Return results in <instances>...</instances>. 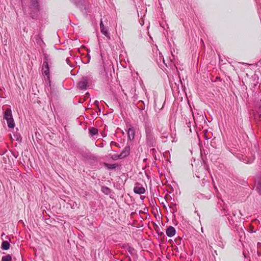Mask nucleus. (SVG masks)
<instances>
[{
    "mask_svg": "<svg viewBox=\"0 0 261 261\" xmlns=\"http://www.w3.org/2000/svg\"><path fill=\"white\" fill-rule=\"evenodd\" d=\"M42 73L44 76L45 80L50 82L49 68L48 63V58L46 55H45L44 61L42 65Z\"/></svg>",
    "mask_w": 261,
    "mask_h": 261,
    "instance_id": "f257e3e1",
    "label": "nucleus"
},
{
    "mask_svg": "<svg viewBox=\"0 0 261 261\" xmlns=\"http://www.w3.org/2000/svg\"><path fill=\"white\" fill-rule=\"evenodd\" d=\"M91 82V80L90 76H83L78 83V87L81 90H86Z\"/></svg>",
    "mask_w": 261,
    "mask_h": 261,
    "instance_id": "f03ea898",
    "label": "nucleus"
},
{
    "mask_svg": "<svg viewBox=\"0 0 261 261\" xmlns=\"http://www.w3.org/2000/svg\"><path fill=\"white\" fill-rule=\"evenodd\" d=\"M146 140L147 144L150 146H153L155 143L154 137L151 132V130L149 128H146L145 129Z\"/></svg>",
    "mask_w": 261,
    "mask_h": 261,
    "instance_id": "7ed1b4c3",
    "label": "nucleus"
},
{
    "mask_svg": "<svg viewBox=\"0 0 261 261\" xmlns=\"http://www.w3.org/2000/svg\"><path fill=\"white\" fill-rule=\"evenodd\" d=\"M134 192L138 194H142L145 192V189L143 187L141 186L140 184L137 183L134 188Z\"/></svg>",
    "mask_w": 261,
    "mask_h": 261,
    "instance_id": "20e7f679",
    "label": "nucleus"
},
{
    "mask_svg": "<svg viewBox=\"0 0 261 261\" xmlns=\"http://www.w3.org/2000/svg\"><path fill=\"white\" fill-rule=\"evenodd\" d=\"M138 116L139 120L142 122H145L147 120V112L143 110H139Z\"/></svg>",
    "mask_w": 261,
    "mask_h": 261,
    "instance_id": "39448f33",
    "label": "nucleus"
},
{
    "mask_svg": "<svg viewBox=\"0 0 261 261\" xmlns=\"http://www.w3.org/2000/svg\"><path fill=\"white\" fill-rule=\"evenodd\" d=\"M100 29L102 34H103L108 39H110V34L107 29L104 26L102 20L100 23Z\"/></svg>",
    "mask_w": 261,
    "mask_h": 261,
    "instance_id": "423d86ee",
    "label": "nucleus"
},
{
    "mask_svg": "<svg viewBox=\"0 0 261 261\" xmlns=\"http://www.w3.org/2000/svg\"><path fill=\"white\" fill-rule=\"evenodd\" d=\"M175 229L171 226H169L166 229V234L169 237H172L175 234Z\"/></svg>",
    "mask_w": 261,
    "mask_h": 261,
    "instance_id": "0eeeda50",
    "label": "nucleus"
},
{
    "mask_svg": "<svg viewBox=\"0 0 261 261\" xmlns=\"http://www.w3.org/2000/svg\"><path fill=\"white\" fill-rule=\"evenodd\" d=\"M12 111L10 109H7L6 110V111L4 112L3 118L4 119H5L6 120L8 119H10V118H11L12 117Z\"/></svg>",
    "mask_w": 261,
    "mask_h": 261,
    "instance_id": "6e6552de",
    "label": "nucleus"
},
{
    "mask_svg": "<svg viewBox=\"0 0 261 261\" xmlns=\"http://www.w3.org/2000/svg\"><path fill=\"white\" fill-rule=\"evenodd\" d=\"M255 187L258 193L261 194V175L255 180Z\"/></svg>",
    "mask_w": 261,
    "mask_h": 261,
    "instance_id": "1a4fd4ad",
    "label": "nucleus"
},
{
    "mask_svg": "<svg viewBox=\"0 0 261 261\" xmlns=\"http://www.w3.org/2000/svg\"><path fill=\"white\" fill-rule=\"evenodd\" d=\"M129 146H126L120 154V156H121L122 158H125L129 155Z\"/></svg>",
    "mask_w": 261,
    "mask_h": 261,
    "instance_id": "9d476101",
    "label": "nucleus"
},
{
    "mask_svg": "<svg viewBox=\"0 0 261 261\" xmlns=\"http://www.w3.org/2000/svg\"><path fill=\"white\" fill-rule=\"evenodd\" d=\"M128 137L129 140H133L135 137V130L133 127H130L127 130Z\"/></svg>",
    "mask_w": 261,
    "mask_h": 261,
    "instance_id": "9b49d317",
    "label": "nucleus"
},
{
    "mask_svg": "<svg viewBox=\"0 0 261 261\" xmlns=\"http://www.w3.org/2000/svg\"><path fill=\"white\" fill-rule=\"evenodd\" d=\"M8 124V126L9 128H14L15 126V124L14 121V119L13 118V117H11V118H10V119H8L6 120Z\"/></svg>",
    "mask_w": 261,
    "mask_h": 261,
    "instance_id": "f8f14e48",
    "label": "nucleus"
},
{
    "mask_svg": "<svg viewBox=\"0 0 261 261\" xmlns=\"http://www.w3.org/2000/svg\"><path fill=\"white\" fill-rule=\"evenodd\" d=\"M10 247V244L8 241H4L3 242L2 245H1V248L3 250H7L9 249Z\"/></svg>",
    "mask_w": 261,
    "mask_h": 261,
    "instance_id": "ddd939ff",
    "label": "nucleus"
},
{
    "mask_svg": "<svg viewBox=\"0 0 261 261\" xmlns=\"http://www.w3.org/2000/svg\"><path fill=\"white\" fill-rule=\"evenodd\" d=\"M105 167H106L108 169L112 170L117 168L118 167V164L116 163L112 164L106 163L105 164Z\"/></svg>",
    "mask_w": 261,
    "mask_h": 261,
    "instance_id": "4468645a",
    "label": "nucleus"
},
{
    "mask_svg": "<svg viewBox=\"0 0 261 261\" xmlns=\"http://www.w3.org/2000/svg\"><path fill=\"white\" fill-rule=\"evenodd\" d=\"M89 130V134L91 136H94L98 134V129L96 128H90Z\"/></svg>",
    "mask_w": 261,
    "mask_h": 261,
    "instance_id": "2eb2a0df",
    "label": "nucleus"
},
{
    "mask_svg": "<svg viewBox=\"0 0 261 261\" xmlns=\"http://www.w3.org/2000/svg\"><path fill=\"white\" fill-rule=\"evenodd\" d=\"M72 2L77 7H81L83 6V1L82 0H72Z\"/></svg>",
    "mask_w": 261,
    "mask_h": 261,
    "instance_id": "dca6fc26",
    "label": "nucleus"
},
{
    "mask_svg": "<svg viewBox=\"0 0 261 261\" xmlns=\"http://www.w3.org/2000/svg\"><path fill=\"white\" fill-rule=\"evenodd\" d=\"M2 261H12V256L10 254L3 256L2 258Z\"/></svg>",
    "mask_w": 261,
    "mask_h": 261,
    "instance_id": "f3484780",
    "label": "nucleus"
},
{
    "mask_svg": "<svg viewBox=\"0 0 261 261\" xmlns=\"http://www.w3.org/2000/svg\"><path fill=\"white\" fill-rule=\"evenodd\" d=\"M101 191H102V192H103L104 193H105L107 195L109 194L111 192L110 189L107 187H102L101 188Z\"/></svg>",
    "mask_w": 261,
    "mask_h": 261,
    "instance_id": "a211bd4d",
    "label": "nucleus"
},
{
    "mask_svg": "<svg viewBox=\"0 0 261 261\" xmlns=\"http://www.w3.org/2000/svg\"><path fill=\"white\" fill-rule=\"evenodd\" d=\"M31 7L34 8V9L38 10V2L36 1H32V3L31 5Z\"/></svg>",
    "mask_w": 261,
    "mask_h": 261,
    "instance_id": "6ab92c4d",
    "label": "nucleus"
},
{
    "mask_svg": "<svg viewBox=\"0 0 261 261\" xmlns=\"http://www.w3.org/2000/svg\"><path fill=\"white\" fill-rule=\"evenodd\" d=\"M112 158L114 160H117L118 159H121V156H120V154L117 155V154H114L112 155Z\"/></svg>",
    "mask_w": 261,
    "mask_h": 261,
    "instance_id": "aec40b11",
    "label": "nucleus"
},
{
    "mask_svg": "<svg viewBox=\"0 0 261 261\" xmlns=\"http://www.w3.org/2000/svg\"><path fill=\"white\" fill-rule=\"evenodd\" d=\"M243 162L246 163L250 164L253 162V159H251L249 160L246 159V157H245V159H243Z\"/></svg>",
    "mask_w": 261,
    "mask_h": 261,
    "instance_id": "412c9836",
    "label": "nucleus"
},
{
    "mask_svg": "<svg viewBox=\"0 0 261 261\" xmlns=\"http://www.w3.org/2000/svg\"><path fill=\"white\" fill-rule=\"evenodd\" d=\"M66 63L68 64L70 67H73V65L70 62V59L69 58H67L66 60Z\"/></svg>",
    "mask_w": 261,
    "mask_h": 261,
    "instance_id": "4be33fe9",
    "label": "nucleus"
},
{
    "mask_svg": "<svg viewBox=\"0 0 261 261\" xmlns=\"http://www.w3.org/2000/svg\"><path fill=\"white\" fill-rule=\"evenodd\" d=\"M128 251L131 253L132 254L133 252V251H134V249L133 248H132L130 247H129L128 248Z\"/></svg>",
    "mask_w": 261,
    "mask_h": 261,
    "instance_id": "5701e85b",
    "label": "nucleus"
},
{
    "mask_svg": "<svg viewBox=\"0 0 261 261\" xmlns=\"http://www.w3.org/2000/svg\"><path fill=\"white\" fill-rule=\"evenodd\" d=\"M111 145H115V146H117L118 145V144H117L116 142H115L112 141V142H111Z\"/></svg>",
    "mask_w": 261,
    "mask_h": 261,
    "instance_id": "b1692460",
    "label": "nucleus"
},
{
    "mask_svg": "<svg viewBox=\"0 0 261 261\" xmlns=\"http://www.w3.org/2000/svg\"><path fill=\"white\" fill-rule=\"evenodd\" d=\"M194 122H195V125H197L198 124V118L195 119V117H194Z\"/></svg>",
    "mask_w": 261,
    "mask_h": 261,
    "instance_id": "393cba45",
    "label": "nucleus"
},
{
    "mask_svg": "<svg viewBox=\"0 0 261 261\" xmlns=\"http://www.w3.org/2000/svg\"><path fill=\"white\" fill-rule=\"evenodd\" d=\"M198 118L199 119H202V120H203L204 119V117H203V115H200L198 117Z\"/></svg>",
    "mask_w": 261,
    "mask_h": 261,
    "instance_id": "a878e982",
    "label": "nucleus"
},
{
    "mask_svg": "<svg viewBox=\"0 0 261 261\" xmlns=\"http://www.w3.org/2000/svg\"><path fill=\"white\" fill-rule=\"evenodd\" d=\"M94 103L96 105L98 104V101L97 100L95 101Z\"/></svg>",
    "mask_w": 261,
    "mask_h": 261,
    "instance_id": "bb28decb",
    "label": "nucleus"
}]
</instances>
